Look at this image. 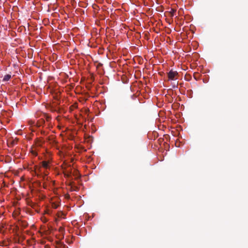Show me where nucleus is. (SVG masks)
Here are the masks:
<instances>
[{
  "label": "nucleus",
  "mask_w": 248,
  "mask_h": 248,
  "mask_svg": "<svg viewBox=\"0 0 248 248\" xmlns=\"http://www.w3.org/2000/svg\"><path fill=\"white\" fill-rule=\"evenodd\" d=\"M177 75L178 73L177 71H174L171 70L168 73V78L170 80H175L176 79L175 78Z\"/></svg>",
  "instance_id": "1"
},
{
  "label": "nucleus",
  "mask_w": 248,
  "mask_h": 248,
  "mask_svg": "<svg viewBox=\"0 0 248 248\" xmlns=\"http://www.w3.org/2000/svg\"><path fill=\"white\" fill-rule=\"evenodd\" d=\"M50 163V161H48H48H43L41 162L42 167L46 170L49 168Z\"/></svg>",
  "instance_id": "2"
},
{
  "label": "nucleus",
  "mask_w": 248,
  "mask_h": 248,
  "mask_svg": "<svg viewBox=\"0 0 248 248\" xmlns=\"http://www.w3.org/2000/svg\"><path fill=\"white\" fill-rule=\"evenodd\" d=\"M11 78V75L10 74H7L4 76L2 81L4 82L7 81L9 80Z\"/></svg>",
  "instance_id": "3"
},
{
  "label": "nucleus",
  "mask_w": 248,
  "mask_h": 248,
  "mask_svg": "<svg viewBox=\"0 0 248 248\" xmlns=\"http://www.w3.org/2000/svg\"><path fill=\"white\" fill-rule=\"evenodd\" d=\"M45 124V120L44 119H41L38 121V124L39 126Z\"/></svg>",
  "instance_id": "4"
},
{
  "label": "nucleus",
  "mask_w": 248,
  "mask_h": 248,
  "mask_svg": "<svg viewBox=\"0 0 248 248\" xmlns=\"http://www.w3.org/2000/svg\"><path fill=\"white\" fill-rule=\"evenodd\" d=\"M179 20V16H176L175 17V22H177V24H179L178 23V21ZM180 24H182V23H181V22H180L179 23Z\"/></svg>",
  "instance_id": "5"
},
{
  "label": "nucleus",
  "mask_w": 248,
  "mask_h": 248,
  "mask_svg": "<svg viewBox=\"0 0 248 248\" xmlns=\"http://www.w3.org/2000/svg\"><path fill=\"white\" fill-rule=\"evenodd\" d=\"M46 119L47 121H49L51 118L50 116L45 115Z\"/></svg>",
  "instance_id": "6"
},
{
  "label": "nucleus",
  "mask_w": 248,
  "mask_h": 248,
  "mask_svg": "<svg viewBox=\"0 0 248 248\" xmlns=\"http://www.w3.org/2000/svg\"><path fill=\"white\" fill-rule=\"evenodd\" d=\"M44 20H45V21H44V24L45 25H46L47 22V21H46V19H44ZM43 22H44V21H43Z\"/></svg>",
  "instance_id": "7"
},
{
  "label": "nucleus",
  "mask_w": 248,
  "mask_h": 248,
  "mask_svg": "<svg viewBox=\"0 0 248 248\" xmlns=\"http://www.w3.org/2000/svg\"><path fill=\"white\" fill-rule=\"evenodd\" d=\"M36 18H35V19H36V20H38V19H39V16H36Z\"/></svg>",
  "instance_id": "8"
},
{
  "label": "nucleus",
  "mask_w": 248,
  "mask_h": 248,
  "mask_svg": "<svg viewBox=\"0 0 248 248\" xmlns=\"http://www.w3.org/2000/svg\"><path fill=\"white\" fill-rule=\"evenodd\" d=\"M47 175V174L46 173V172H45V176H44V177H45V176H46Z\"/></svg>",
  "instance_id": "9"
},
{
  "label": "nucleus",
  "mask_w": 248,
  "mask_h": 248,
  "mask_svg": "<svg viewBox=\"0 0 248 248\" xmlns=\"http://www.w3.org/2000/svg\"><path fill=\"white\" fill-rule=\"evenodd\" d=\"M52 111H55V110L53 109H52Z\"/></svg>",
  "instance_id": "10"
}]
</instances>
